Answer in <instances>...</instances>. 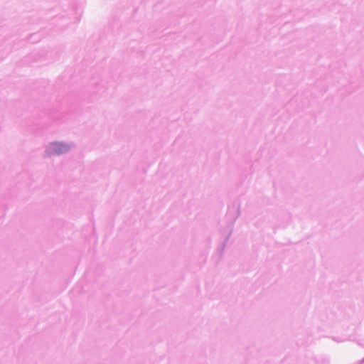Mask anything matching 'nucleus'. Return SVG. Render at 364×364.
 Instances as JSON below:
<instances>
[{"label":"nucleus","instance_id":"1","mask_svg":"<svg viewBox=\"0 0 364 364\" xmlns=\"http://www.w3.org/2000/svg\"><path fill=\"white\" fill-rule=\"evenodd\" d=\"M68 147L60 143H53L50 147V153L60 154L66 151Z\"/></svg>","mask_w":364,"mask_h":364}]
</instances>
